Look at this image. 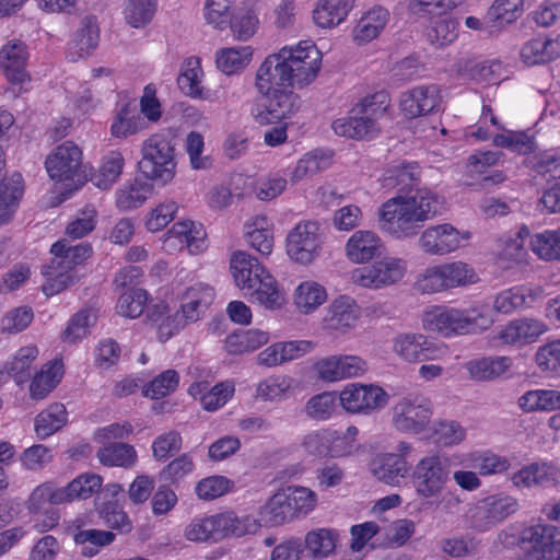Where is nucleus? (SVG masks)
Returning <instances> with one entry per match:
<instances>
[{
	"label": "nucleus",
	"instance_id": "43",
	"mask_svg": "<svg viewBox=\"0 0 560 560\" xmlns=\"http://www.w3.org/2000/svg\"><path fill=\"white\" fill-rule=\"evenodd\" d=\"M115 534L109 530H102L95 528L79 529L73 535V540L77 545H81V555L84 557H94L100 550L115 540Z\"/></svg>",
	"mask_w": 560,
	"mask_h": 560
},
{
	"label": "nucleus",
	"instance_id": "31",
	"mask_svg": "<svg viewBox=\"0 0 560 560\" xmlns=\"http://www.w3.org/2000/svg\"><path fill=\"white\" fill-rule=\"evenodd\" d=\"M294 520L296 517L283 489L276 492L259 509V521L268 526H280Z\"/></svg>",
	"mask_w": 560,
	"mask_h": 560
},
{
	"label": "nucleus",
	"instance_id": "20",
	"mask_svg": "<svg viewBox=\"0 0 560 560\" xmlns=\"http://www.w3.org/2000/svg\"><path fill=\"white\" fill-rule=\"evenodd\" d=\"M389 11L375 5L366 11L352 31V38L359 45H364L378 37L389 21Z\"/></svg>",
	"mask_w": 560,
	"mask_h": 560
},
{
	"label": "nucleus",
	"instance_id": "61",
	"mask_svg": "<svg viewBox=\"0 0 560 560\" xmlns=\"http://www.w3.org/2000/svg\"><path fill=\"white\" fill-rule=\"evenodd\" d=\"M293 387L290 376H271L260 382L257 386V396L264 400H281Z\"/></svg>",
	"mask_w": 560,
	"mask_h": 560
},
{
	"label": "nucleus",
	"instance_id": "19",
	"mask_svg": "<svg viewBox=\"0 0 560 560\" xmlns=\"http://www.w3.org/2000/svg\"><path fill=\"white\" fill-rule=\"evenodd\" d=\"M214 290L205 283H195L180 294V308L177 311L187 324L199 320L212 304Z\"/></svg>",
	"mask_w": 560,
	"mask_h": 560
},
{
	"label": "nucleus",
	"instance_id": "5",
	"mask_svg": "<svg viewBox=\"0 0 560 560\" xmlns=\"http://www.w3.org/2000/svg\"><path fill=\"white\" fill-rule=\"evenodd\" d=\"M433 417V405L429 397L420 393H409L401 397L392 409L393 427L407 434H419L429 429Z\"/></svg>",
	"mask_w": 560,
	"mask_h": 560
},
{
	"label": "nucleus",
	"instance_id": "36",
	"mask_svg": "<svg viewBox=\"0 0 560 560\" xmlns=\"http://www.w3.org/2000/svg\"><path fill=\"white\" fill-rule=\"evenodd\" d=\"M24 185L20 173H13L1 183L0 190V224L10 220L23 195Z\"/></svg>",
	"mask_w": 560,
	"mask_h": 560
},
{
	"label": "nucleus",
	"instance_id": "6",
	"mask_svg": "<svg viewBox=\"0 0 560 560\" xmlns=\"http://www.w3.org/2000/svg\"><path fill=\"white\" fill-rule=\"evenodd\" d=\"M520 510L518 500L501 492L488 495L465 513L466 523L477 532H487Z\"/></svg>",
	"mask_w": 560,
	"mask_h": 560
},
{
	"label": "nucleus",
	"instance_id": "44",
	"mask_svg": "<svg viewBox=\"0 0 560 560\" xmlns=\"http://www.w3.org/2000/svg\"><path fill=\"white\" fill-rule=\"evenodd\" d=\"M250 46L229 47L217 52V67L225 74L243 70L252 60Z\"/></svg>",
	"mask_w": 560,
	"mask_h": 560
},
{
	"label": "nucleus",
	"instance_id": "37",
	"mask_svg": "<svg viewBox=\"0 0 560 560\" xmlns=\"http://www.w3.org/2000/svg\"><path fill=\"white\" fill-rule=\"evenodd\" d=\"M153 192V185L149 179L135 178L127 182L118 191L116 203L121 210H131L140 207Z\"/></svg>",
	"mask_w": 560,
	"mask_h": 560
},
{
	"label": "nucleus",
	"instance_id": "16",
	"mask_svg": "<svg viewBox=\"0 0 560 560\" xmlns=\"http://www.w3.org/2000/svg\"><path fill=\"white\" fill-rule=\"evenodd\" d=\"M394 352L404 361L422 362L438 360L443 348L422 334H401L394 339Z\"/></svg>",
	"mask_w": 560,
	"mask_h": 560
},
{
	"label": "nucleus",
	"instance_id": "9",
	"mask_svg": "<svg viewBox=\"0 0 560 560\" xmlns=\"http://www.w3.org/2000/svg\"><path fill=\"white\" fill-rule=\"evenodd\" d=\"M81 158L80 148L71 141H66L48 155L46 170L52 180L65 183L67 189H77L84 179L80 171Z\"/></svg>",
	"mask_w": 560,
	"mask_h": 560
},
{
	"label": "nucleus",
	"instance_id": "57",
	"mask_svg": "<svg viewBox=\"0 0 560 560\" xmlns=\"http://www.w3.org/2000/svg\"><path fill=\"white\" fill-rule=\"evenodd\" d=\"M433 19L434 21L425 32L428 40L439 47L451 44L457 37L454 20L445 13Z\"/></svg>",
	"mask_w": 560,
	"mask_h": 560
},
{
	"label": "nucleus",
	"instance_id": "1",
	"mask_svg": "<svg viewBox=\"0 0 560 560\" xmlns=\"http://www.w3.org/2000/svg\"><path fill=\"white\" fill-rule=\"evenodd\" d=\"M320 51L308 40L283 47L269 55L256 72L255 86L259 94L308 85L317 75Z\"/></svg>",
	"mask_w": 560,
	"mask_h": 560
},
{
	"label": "nucleus",
	"instance_id": "59",
	"mask_svg": "<svg viewBox=\"0 0 560 560\" xmlns=\"http://www.w3.org/2000/svg\"><path fill=\"white\" fill-rule=\"evenodd\" d=\"M231 32L237 40H248L258 30L259 20L252 10H240L230 19Z\"/></svg>",
	"mask_w": 560,
	"mask_h": 560
},
{
	"label": "nucleus",
	"instance_id": "42",
	"mask_svg": "<svg viewBox=\"0 0 560 560\" xmlns=\"http://www.w3.org/2000/svg\"><path fill=\"white\" fill-rule=\"evenodd\" d=\"M338 540V533L330 528H317L305 535L304 545L313 558H326L334 553Z\"/></svg>",
	"mask_w": 560,
	"mask_h": 560
},
{
	"label": "nucleus",
	"instance_id": "10",
	"mask_svg": "<svg viewBox=\"0 0 560 560\" xmlns=\"http://www.w3.org/2000/svg\"><path fill=\"white\" fill-rule=\"evenodd\" d=\"M407 271V261L398 257H383L370 266L355 268L351 272L353 283L378 290L399 282Z\"/></svg>",
	"mask_w": 560,
	"mask_h": 560
},
{
	"label": "nucleus",
	"instance_id": "48",
	"mask_svg": "<svg viewBox=\"0 0 560 560\" xmlns=\"http://www.w3.org/2000/svg\"><path fill=\"white\" fill-rule=\"evenodd\" d=\"M96 510L100 518L107 527L121 534H128L132 530V521L117 501L107 500L98 503Z\"/></svg>",
	"mask_w": 560,
	"mask_h": 560
},
{
	"label": "nucleus",
	"instance_id": "47",
	"mask_svg": "<svg viewBox=\"0 0 560 560\" xmlns=\"http://www.w3.org/2000/svg\"><path fill=\"white\" fill-rule=\"evenodd\" d=\"M440 268L446 290L466 287L478 281L475 269L464 261L441 264Z\"/></svg>",
	"mask_w": 560,
	"mask_h": 560
},
{
	"label": "nucleus",
	"instance_id": "41",
	"mask_svg": "<svg viewBox=\"0 0 560 560\" xmlns=\"http://www.w3.org/2000/svg\"><path fill=\"white\" fill-rule=\"evenodd\" d=\"M508 357L480 358L465 364L469 375L477 381H487L503 374L510 366Z\"/></svg>",
	"mask_w": 560,
	"mask_h": 560
},
{
	"label": "nucleus",
	"instance_id": "39",
	"mask_svg": "<svg viewBox=\"0 0 560 560\" xmlns=\"http://www.w3.org/2000/svg\"><path fill=\"white\" fill-rule=\"evenodd\" d=\"M100 27L95 16H84L71 42L78 57L89 56L98 45Z\"/></svg>",
	"mask_w": 560,
	"mask_h": 560
},
{
	"label": "nucleus",
	"instance_id": "58",
	"mask_svg": "<svg viewBox=\"0 0 560 560\" xmlns=\"http://www.w3.org/2000/svg\"><path fill=\"white\" fill-rule=\"evenodd\" d=\"M102 487V477L95 474H82L73 479L66 488V501L88 499Z\"/></svg>",
	"mask_w": 560,
	"mask_h": 560
},
{
	"label": "nucleus",
	"instance_id": "38",
	"mask_svg": "<svg viewBox=\"0 0 560 560\" xmlns=\"http://www.w3.org/2000/svg\"><path fill=\"white\" fill-rule=\"evenodd\" d=\"M62 375L63 364L61 360H54L45 364L31 383L30 392L32 398H45L60 382Z\"/></svg>",
	"mask_w": 560,
	"mask_h": 560
},
{
	"label": "nucleus",
	"instance_id": "54",
	"mask_svg": "<svg viewBox=\"0 0 560 560\" xmlns=\"http://www.w3.org/2000/svg\"><path fill=\"white\" fill-rule=\"evenodd\" d=\"M184 537L194 542L219 541L214 514L191 520L184 529Z\"/></svg>",
	"mask_w": 560,
	"mask_h": 560
},
{
	"label": "nucleus",
	"instance_id": "4",
	"mask_svg": "<svg viewBox=\"0 0 560 560\" xmlns=\"http://www.w3.org/2000/svg\"><path fill=\"white\" fill-rule=\"evenodd\" d=\"M423 327L444 337L479 334L491 327L493 318L487 306L466 310L434 307L423 315Z\"/></svg>",
	"mask_w": 560,
	"mask_h": 560
},
{
	"label": "nucleus",
	"instance_id": "53",
	"mask_svg": "<svg viewBox=\"0 0 560 560\" xmlns=\"http://www.w3.org/2000/svg\"><path fill=\"white\" fill-rule=\"evenodd\" d=\"M148 300L149 294L144 289H128L124 291L118 298L116 311L120 316L127 318H137L143 313Z\"/></svg>",
	"mask_w": 560,
	"mask_h": 560
},
{
	"label": "nucleus",
	"instance_id": "13",
	"mask_svg": "<svg viewBox=\"0 0 560 560\" xmlns=\"http://www.w3.org/2000/svg\"><path fill=\"white\" fill-rule=\"evenodd\" d=\"M320 248L319 225L314 221H304L295 225L287 237V253L300 264H310Z\"/></svg>",
	"mask_w": 560,
	"mask_h": 560
},
{
	"label": "nucleus",
	"instance_id": "22",
	"mask_svg": "<svg viewBox=\"0 0 560 560\" xmlns=\"http://www.w3.org/2000/svg\"><path fill=\"white\" fill-rule=\"evenodd\" d=\"M381 247L382 241L374 232L360 230L347 241L345 252L353 264H364L373 259Z\"/></svg>",
	"mask_w": 560,
	"mask_h": 560
},
{
	"label": "nucleus",
	"instance_id": "45",
	"mask_svg": "<svg viewBox=\"0 0 560 560\" xmlns=\"http://www.w3.org/2000/svg\"><path fill=\"white\" fill-rule=\"evenodd\" d=\"M67 423V410L62 404H51L35 419L37 436L45 439L54 434Z\"/></svg>",
	"mask_w": 560,
	"mask_h": 560
},
{
	"label": "nucleus",
	"instance_id": "51",
	"mask_svg": "<svg viewBox=\"0 0 560 560\" xmlns=\"http://www.w3.org/2000/svg\"><path fill=\"white\" fill-rule=\"evenodd\" d=\"M338 398L334 392H323L311 397L305 406L304 413L312 420L324 421L329 419L337 410Z\"/></svg>",
	"mask_w": 560,
	"mask_h": 560
},
{
	"label": "nucleus",
	"instance_id": "34",
	"mask_svg": "<svg viewBox=\"0 0 560 560\" xmlns=\"http://www.w3.org/2000/svg\"><path fill=\"white\" fill-rule=\"evenodd\" d=\"M148 128V122L132 104L124 105L116 114L112 126V136L126 139Z\"/></svg>",
	"mask_w": 560,
	"mask_h": 560
},
{
	"label": "nucleus",
	"instance_id": "52",
	"mask_svg": "<svg viewBox=\"0 0 560 560\" xmlns=\"http://www.w3.org/2000/svg\"><path fill=\"white\" fill-rule=\"evenodd\" d=\"M171 232L185 244L191 254H197L206 248V233L200 224L192 221L177 222Z\"/></svg>",
	"mask_w": 560,
	"mask_h": 560
},
{
	"label": "nucleus",
	"instance_id": "21",
	"mask_svg": "<svg viewBox=\"0 0 560 560\" xmlns=\"http://www.w3.org/2000/svg\"><path fill=\"white\" fill-rule=\"evenodd\" d=\"M27 51L24 43L14 40L4 45L0 51V68L7 79L13 83H22L27 74L25 65Z\"/></svg>",
	"mask_w": 560,
	"mask_h": 560
},
{
	"label": "nucleus",
	"instance_id": "25",
	"mask_svg": "<svg viewBox=\"0 0 560 560\" xmlns=\"http://www.w3.org/2000/svg\"><path fill=\"white\" fill-rule=\"evenodd\" d=\"M54 258L51 267L70 271L77 265L82 264L92 255V246L89 243H80L73 246L68 245L66 240L56 242L50 249Z\"/></svg>",
	"mask_w": 560,
	"mask_h": 560
},
{
	"label": "nucleus",
	"instance_id": "55",
	"mask_svg": "<svg viewBox=\"0 0 560 560\" xmlns=\"http://www.w3.org/2000/svg\"><path fill=\"white\" fill-rule=\"evenodd\" d=\"M124 164L125 160L120 152L112 151L106 154L94 176L95 185L102 189L110 187L121 175Z\"/></svg>",
	"mask_w": 560,
	"mask_h": 560
},
{
	"label": "nucleus",
	"instance_id": "2",
	"mask_svg": "<svg viewBox=\"0 0 560 560\" xmlns=\"http://www.w3.org/2000/svg\"><path fill=\"white\" fill-rule=\"evenodd\" d=\"M442 209L440 198L429 189H417L410 196L388 199L380 208L381 229L396 238L417 234L419 223L431 219Z\"/></svg>",
	"mask_w": 560,
	"mask_h": 560
},
{
	"label": "nucleus",
	"instance_id": "35",
	"mask_svg": "<svg viewBox=\"0 0 560 560\" xmlns=\"http://www.w3.org/2000/svg\"><path fill=\"white\" fill-rule=\"evenodd\" d=\"M512 485L517 489H529L533 487H548L555 482V472L546 464H532L514 472L510 478Z\"/></svg>",
	"mask_w": 560,
	"mask_h": 560
},
{
	"label": "nucleus",
	"instance_id": "46",
	"mask_svg": "<svg viewBox=\"0 0 560 560\" xmlns=\"http://www.w3.org/2000/svg\"><path fill=\"white\" fill-rule=\"evenodd\" d=\"M97 458L105 466L129 468L137 460V452L130 444L109 443L98 450Z\"/></svg>",
	"mask_w": 560,
	"mask_h": 560
},
{
	"label": "nucleus",
	"instance_id": "28",
	"mask_svg": "<svg viewBox=\"0 0 560 560\" xmlns=\"http://www.w3.org/2000/svg\"><path fill=\"white\" fill-rule=\"evenodd\" d=\"M254 280L253 289L244 291L249 295L253 303H257L268 310L279 308L283 304V294L279 290L275 278L268 271L261 278H254Z\"/></svg>",
	"mask_w": 560,
	"mask_h": 560
},
{
	"label": "nucleus",
	"instance_id": "62",
	"mask_svg": "<svg viewBox=\"0 0 560 560\" xmlns=\"http://www.w3.org/2000/svg\"><path fill=\"white\" fill-rule=\"evenodd\" d=\"M332 439V430L320 429L312 431L303 436L302 447L310 455L327 457L331 453L330 442Z\"/></svg>",
	"mask_w": 560,
	"mask_h": 560
},
{
	"label": "nucleus",
	"instance_id": "40",
	"mask_svg": "<svg viewBox=\"0 0 560 560\" xmlns=\"http://www.w3.org/2000/svg\"><path fill=\"white\" fill-rule=\"evenodd\" d=\"M518 406L526 412L560 409V392L556 389L529 390L520 397Z\"/></svg>",
	"mask_w": 560,
	"mask_h": 560
},
{
	"label": "nucleus",
	"instance_id": "17",
	"mask_svg": "<svg viewBox=\"0 0 560 560\" xmlns=\"http://www.w3.org/2000/svg\"><path fill=\"white\" fill-rule=\"evenodd\" d=\"M442 94L435 84L419 85L405 92L400 96L399 106L408 118L428 115L440 109Z\"/></svg>",
	"mask_w": 560,
	"mask_h": 560
},
{
	"label": "nucleus",
	"instance_id": "49",
	"mask_svg": "<svg viewBox=\"0 0 560 560\" xmlns=\"http://www.w3.org/2000/svg\"><path fill=\"white\" fill-rule=\"evenodd\" d=\"M325 288L315 281H304L298 285L294 294L296 307L302 313H311L326 301Z\"/></svg>",
	"mask_w": 560,
	"mask_h": 560
},
{
	"label": "nucleus",
	"instance_id": "64",
	"mask_svg": "<svg viewBox=\"0 0 560 560\" xmlns=\"http://www.w3.org/2000/svg\"><path fill=\"white\" fill-rule=\"evenodd\" d=\"M155 0H128L125 16L132 27H142L152 20Z\"/></svg>",
	"mask_w": 560,
	"mask_h": 560
},
{
	"label": "nucleus",
	"instance_id": "23",
	"mask_svg": "<svg viewBox=\"0 0 560 560\" xmlns=\"http://www.w3.org/2000/svg\"><path fill=\"white\" fill-rule=\"evenodd\" d=\"M420 167L415 162H401L386 170L382 177V186L387 189H397L400 192H410L420 189Z\"/></svg>",
	"mask_w": 560,
	"mask_h": 560
},
{
	"label": "nucleus",
	"instance_id": "7",
	"mask_svg": "<svg viewBox=\"0 0 560 560\" xmlns=\"http://www.w3.org/2000/svg\"><path fill=\"white\" fill-rule=\"evenodd\" d=\"M174 147L163 135H153L142 144L140 168L148 179L170 183L175 175Z\"/></svg>",
	"mask_w": 560,
	"mask_h": 560
},
{
	"label": "nucleus",
	"instance_id": "32",
	"mask_svg": "<svg viewBox=\"0 0 560 560\" xmlns=\"http://www.w3.org/2000/svg\"><path fill=\"white\" fill-rule=\"evenodd\" d=\"M560 57V36L556 39L534 38L521 49V58L527 66L549 62Z\"/></svg>",
	"mask_w": 560,
	"mask_h": 560
},
{
	"label": "nucleus",
	"instance_id": "12",
	"mask_svg": "<svg viewBox=\"0 0 560 560\" xmlns=\"http://www.w3.org/2000/svg\"><path fill=\"white\" fill-rule=\"evenodd\" d=\"M469 238L468 231H459L450 223H443L427 228L418 240V246L424 254L444 256L458 249Z\"/></svg>",
	"mask_w": 560,
	"mask_h": 560
},
{
	"label": "nucleus",
	"instance_id": "63",
	"mask_svg": "<svg viewBox=\"0 0 560 560\" xmlns=\"http://www.w3.org/2000/svg\"><path fill=\"white\" fill-rule=\"evenodd\" d=\"M179 382L178 373L175 370H166L154 377L143 389V394L151 399L163 398L173 393Z\"/></svg>",
	"mask_w": 560,
	"mask_h": 560
},
{
	"label": "nucleus",
	"instance_id": "27",
	"mask_svg": "<svg viewBox=\"0 0 560 560\" xmlns=\"http://www.w3.org/2000/svg\"><path fill=\"white\" fill-rule=\"evenodd\" d=\"M188 393L194 398H199L203 409L215 411L224 406L234 393V386L230 382H222L208 388V383L199 382L190 385Z\"/></svg>",
	"mask_w": 560,
	"mask_h": 560
},
{
	"label": "nucleus",
	"instance_id": "33",
	"mask_svg": "<svg viewBox=\"0 0 560 560\" xmlns=\"http://www.w3.org/2000/svg\"><path fill=\"white\" fill-rule=\"evenodd\" d=\"M266 215L258 214L244 224V234L248 244L261 255L268 256L273 248V236Z\"/></svg>",
	"mask_w": 560,
	"mask_h": 560
},
{
	"label": "nucleus",
	"instance_id": "14",
	"mask_svg": "<svg viewBox=\"0 0 560 560\" xmlns=\"http://www.w3.org/2000/svg\"><path fill=\"white\" fill-rule=\"evenodd\" d=\"M339 404L350 413H368L386 404V393L376 385L351 383L340 392Z\"/></svg>",
	"mask_w": 560,
	"mask_h": 560
},
{
	"label": "nucleus",
	"instance_id": "3",
	"mask_svg": "<svg viewBox=\"0 0 560 560\" xmlns=\"http://www.w3.org/2000/svg\"><path fill=\"white\" fill-rule=\"evenodd\" d=\"M389 95L378 91L358 102L348 116L336 119L331 127L336 135L349 139H372L381 132L380 119L389 107Z\"/></svg>",
	"mask_w": 560,
	"mask_h": 560
},
{
	"label": "nucleus",
	"instance_id": "50",
	"mask_svg": "<svg viewBox=\"0 0 560 560\" xmlns=\"http://www.w3.org/2000/svg\"><path fill=\"white\" fill-rule=\"evenodd\" d=\"M529 245L533 252L541 259H560V229L546 230L530 237Z\"/></svg>",
	"mask_w": 560,
	"mask_h": 560
},
{
	"label": "nucleus",
	"instance_id": "18",
	"mask_svg": "<svg viewBox=\"0 0 560 560\" xmlns=\"http://www.w3.org/2000/svg\"><path fill=\"white\" fill-rule=\"evenodd\" d=\"M261 95L267 98V103L258 107L254 114L255 121L261 126L278 124L290 117L296 109L298 97L292 89Z\"/></svg>",
	"mask_w": 560,
	"mask_h": 560
},
{
	"label": "nucleus",
	"instance_id": "56",
	"mask_svg": "<svg viewBox=\"0 0 560 560\" xmlns=\"http://www.w3.org/2000/svg\"><path fill=\"white\" fill-rule=\"evenodd\" d=\"M283 491L292 506L296 520L305 517L317 504V494L306 487H287Z\"/></svg>",
	"mask_w": 560,
	"mask_h": 560
},
{
	"label": "nucleus",
	"instance_id": "8",
	"mask_svg": "<svg viewBox=\"0 0 560 560\" xmlns=\"http://www.w3.org/2000/svg\"><path fill=\"white\" fill-rule=\"evenodd\" d=\"M411 477L419 498L438 499L450 479L446 459L438 453H430L418 460Z\"/></svg>",
	"mask_w": 560,
	"mask_h": 560
},
{
	"label": "nucleus",
	"instance_id": "11",
	"mask_svg": "<svg viewBox=\"0 0 560 560\" xmlns=\"http://www.w3.org/2000/svg\"><path fill=\"white\" fill-rule=\"evenodd\" d=\"M412 444L400 441L395 453H380L370 464L371 474L381 482L398 487L409 475L410 465L407 457L411 454Z\"/></svg>",
	"mask_w": 560,
	"mask_h": 560
},
{
	"label": "nucleus",
	"instance_id": "60",
	"mask_svg": "<svg viewBox=\"0 0 560 560\" xmlns=\"http://www.w3.org/2000/svg\"><path fill=\"white\" fill-rule=\"evenodd\" d=\"M37 354L38 350L36 347H23L16 352L12 361L8 363V373L14 377L18 384H22L28 380L30 368Z\"/></svg>",
	"mask_w": 560,
	"mask_h": 560
},
{
	"label": "nucleus",
	"instance_id": "30",
	"mask_svg": "<svg viewBox=\"0 0 560 560\" xmlns=\"http://www.w3.org/2000/svg\"><path fill=\"white\" fill-rule=\"evenodd\" d=\"M219 541L225 537H242L255 533L259 523L256 518L244 515L238 516L234 512L228 511L214 514Z\"/></svg>",
	"mask_w": 560,
	"mask_h": 560
},
{
	"label": "nucleus",
	"instance_id": "29",
	"mask_svg": "<svg viewBox=\"0 0 560 560\" xmlns=\"http://www.w3.org/2000/svg\"><path fill=\"white\" fill-rule=\"evenodd\" d=\"M353 7V0H319L313 10L314 23L332 28L343 22Z\"/></svg>",
	"mask_w": 560,
	"mask_h": 560
},
{
	"label": "nucleus",
	"instance_id": "15",
	"mask_svg": "<svg viewBox=\"0 0 560 560\" xmlns=\"http://www.w3.org/2000/svg\"><path fill=\"white\" fill-rule=\"evenodd\" d=\"M314 368L322 381L338 382L363 375L368 363L358 355L338 354L319 359Z\"/></svg>",
	"mask_w": 560,
	"mask_h": 560
},
{
	"label": "nucleus",
	"instance_id": "24",
	"mask_svg": "<svg viewBox=\"0 0 560 560\" xmlns=\"http://www.w3.org/2000/svg\"><path fill=\"white\" fill-rule=\"evenodd\" d=\"M358 319V306L348 296L336 299L329 306L324 323L326 329L336 332H346L354 327Z\"/></svg>",
	"mask_w": 560,
	"mask_h": 560
},
{
	"label": "nucleus",
	"instance_id": "26",
	"mask_svg": "<svg viewBox=\"0 0 560 560\" xmlns=\"http://www.w3.org/2000/svg\"><path fill=\"white\" fill-rule=\"evenodd\" d=\"M231 271L236 285L245 291L253 289L254 278H261L267 270L258 260L245 252H237L231 258Z\"/></svg>",
	"mask_w": 560,
	"mask_h": 560
}]
</instances>
